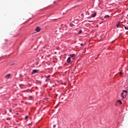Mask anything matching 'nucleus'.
Listing matches in <instances>:
<instances>
[{
    "label": "nucleus",
    "mask_w": 128,
    "mask_h": 128,
    "mask_svg": "<svg viewBox=\"0 0 128 128\" xmlns=\"http://www.w3.org/2000/svg\"><path fill=\"white\" fill-rule=\"evenodd\" d=\"M88 22H92V20H88Z\"/></svg>",
    "instance_id": "20"
},
{
    "label": "nucleus",
    "mask_w": 128,
    "mask_h": 128,
    "mask_svg": "<svg viewBox=\"0 0 128 128\" xmlns=\"http://www.w3.org/2000/svg\"><path fill=\"white\" fill-rule=\"evenodd\" d=\"M95 16H96V13L95 12L94 14H91V16L90 17H88V18H95Z\"/></svg>",
    "instance_id": "2"
},
{
    "label": "nucleus",
    "mask_w": 128,
    "mask_h": 128,
    "mask_svg": "<svg viewBox=\"0 0 128 128\" xmlns=\"http://www.w3.org/2000/svg\"><path fill=\"white\" fill-rule=\"evenodd\" d=\"M10 74H8L4 76V78L8 79L10 78Z\"/></svg>",
    "instance_id": "5"
},
{
    "label": "nucleus",
    "mask_w": 128,
    "mask_h": 128,
    "mask_svg": "<svg viewBox=\"0 0 128 128\" xmlns=\"http://www.w3.org/2000/svg\"><path fill=\"white\" fill-rule=\"evenodd\" d=\"M28 116H26L25 120H28Z\"/></svg>",
    "instance_id": "15"
},
{
    "label": "nucleus",
    "mask_w": 128,
    "mask_h": 128,
    "mask_svg": "<svg viewBox=\"0 0 128 128\" xmlns=\"http://www.w3.org/2000/svg\"><path fill=\"white\" fill-rule=\"evenodd\" d=\"M124 28L125 30H128V26H125Z\"/></svg>",
    "instance_id": "13"
},
{
    "label": "nucleus",
    "mask_w": 128,
    "mask_h": 128,
    "mask_svg": "<svg viewBox=\"0 0 128 128\" xmlns=\"http://www.w3.org/2000/svg\"><path fill=\"white\" fill-rule=\"evenodd\" d=\"M110 18V16L108 15H106L104 16V18Z\"/></svg>",
    "instance_id": "9"
},
{
    "label": "nucleus",
    "mask_w": 128,
    "mask_h": 128,
    "mask_svg": "<svg viewBox=\"0 0 128 128\" xmlns=\"http://www.w3.org/2000/svg\"><path fill=\"white\" fill-rule=\"evenodd\" d=\"M66 62L68 64L70 62V57H68L66 60Z\"/></svg>",
    "instance_id": "7"
},
{
    "label": "nucleus",
    "mask_w": 128,
    "mask_h": 128,
    "mask_svg": "<svg viewBox=\"0 0 128 128\" xmlns=\"http://www.w3.org/2000/svg\"><path fill=\"white\" fill-rule=\"evenodd\" d=\"M70 56L71 58H76V54H70Z\"/></svg>",
    "instance_id": "6"
},
{
    "label": "nucleus",
    "mask_w": 128,
    "mask_h": 128,
    "mask_svg": "<svg viewBox=\"0 0 128 128\" xmlns=\"http://www.w3.org/2000/svg\"><path fill=\"white\" fill-rule=\"evenodd\" d=\"M120 74H122V71H120Z\"/></svg>",
    "instance_id": "19"
},
{
    "label": "nucleus",
    "mask_w": 128,
    "mask_h": 128,
    "mask_svg": "<svg viewBox=\"0 0 128 128\" xmlns=\"http://www.w3.org/2000/svg\"><path fill=\"white\" fill-rule=\"evenodd\" d=\"M46 80H50V78H46Z\"/></svg>",
    "instance_id": "18"
},
{
    "label": "nucleus",
    "mask_w": 128,
    "mask_h": 128,
    "mask_svg": "<svg viewBox=\"0 0 128 128\" xmlns=\"http://www.w3.org/2000/svg\"><path fill=\"white\" fill-rule=\"evenodd\" d=\"M124 94V96H126V94H126V93H124V94Z\"/></svg>",
    "instance_id": "16"
},
{
    "label": "nucleus",
    "mask_w": 128,
    "mask_h": 128,
    "mask_svg": "<svg viewBox=\"0 0 128 128\" xmlns=\"http://www.w3.org/2000/svg\"><path fill=\"white\" fill-rule=\"evenodd\" d=\"M128 94V90H123V92L121 94V96L122 98H124V94Z\"/></svg>",
    "instance_id": "1"
},
{
    "label": "nucleus",
    "mask_w": 128,
    "mask_h": 128,
    "mask_svg": "<svg viewBox=\"0 0 128 128\" xmlns=\"http://www.w3.org/2000/svg\"><path fill=\"white\" fill-rule=\"evenodd\" d=\"M82 30H79L78 32V34H82Z\"/></svg>",
    "instance_id": "12"
},
{
    "label": "nucleus",
    "mask_w": 128,
    "mask_h": 128,
    "mask_svg": "<svg viewBox=\"0 0 128 128\" xmlns=\"http://www.w3.org/2000/svg\"><path fill=\"white\" fill-rule=\"evenodd\" d=\"M81 16H84V13L81 14Z\"/></svg>",
    "instance_id": "17"
},
{
    "label": "nucleus",
    "mask_w": 128,
    "mask_h": 128,
    "mask_svg": "<svg viewBox=\"0 0 128 128\" xmlns=\"http://www.w3.org/2000/svg\"><path fill=\"white\" fill-rule=\"evenodd\" d=\"M117 102H120V104H122V100H118L117 101Z\"/></svg>",
    "instance_id": "10"
},
{
    "label": "nucleus",
    "mask_w": 128,
    "mask_h": 128,
    "mask_svg": "<svg viewBox=\"0 0 128 128\" xmlns=\"http://www.w3.org/2000/svg\"><path fill=\"white\" fill-rule=\"evenodd\" d=\"M54 128H55L56 127V125L54 124Z\"/></svg>",
    "instance_id": "22"
},
{
    "label": "nucleus",
    "mask_w": 128,
    "mask_h": 128,
    "mask_svg": "<svg viewBox=\"0 0 128 128\" xmlns=\"http://www.w3.org/2000/svg\"><path fill=\"white\" fill-rule=\"evenodd\" d=\"M38 72V70H34L32 72V74H37V72Z\"/></svg>",
    "instance_id": "4"
},
{
    "label": "nucleus",
    "mask_w": 128,
    "mask_h": 128,
    "mask_svg": "<svg viewBox=\"0 0 128 128\" xmlns=\"http://www.w3.org/2000/svg\"><path fill=\"white\" fill-rule=\"evenodd\" d=\"M80 46H84V44H81Z\"/></svg>",
    "instance_id": "21"
},
{
    "label": "nucleus",
    "mask_w": 128,
    "mask_h": 128,
    "mask_svg": "<svg viewBox=\"0 0 128 128\" xmlns=\"http://www.w3.org/2000/svg\"><path fill=\"white\" fill-rule=\"evenodd\" d=\"M120 22H118L117 24H116V26L117 28H118L120 26Z\"/></svg>",
    "instance_id": "8"
},
{
    "label": "nucleus",
    "mask_w": 128,
    "mask_h": 128,
    "mask_svg": "<svg viewBox=\"0 0 128 128\" xmlns=\"http://www.w3.org/2000/svg\"><path fill=\"white\" fill-rule=\"evenodd\" d=\"M50 75H49V76H46V78H50Z\"/></svg>",
    "instance_id": "14"
},
{
    "label": "nucleus",
    "mask_w": 128,
    "mask_h": 128,
    "mask_svg": "<svg viewBox=\"0 0 128 128\" xmlns=\"http://www.w3.org/2000/svg\"><path fill=\"white\" fill-rule=\"evenodd\" d=\"M70 26L71 27L74 26V24L72 23L70 24Z\"/></svg>",
    "instance_id": "11"
},
{
    "label": "nucleus",
    "mask_w": 128,
    "mask_h": 128,
    "mask_svg": "<svg viewBox=\"0 0 128 128\" xmlns=\"http://www.w3.org/2000/svg\"><path fill=\"white\" fill-rule=\"evenodd\" d=\"M35 30H36V32H40V28L37 26Z\"/></svg>",
    "instance_id": "3"
},
{
    "label": "nucleus",
    "mask_w": 128,
    "mask_h": 128,
    "mask_svg": "<svg viewBox=\"0 0 128 128\" xmlns=\"http://www.w3.org/2000/svg\"><path fill=\"white\" fill-rule=\"evenodd\" d=\"M66 14V13H63V14Z\"/></svg>",
    "instance_id": "23"
}]
</instances>
